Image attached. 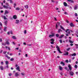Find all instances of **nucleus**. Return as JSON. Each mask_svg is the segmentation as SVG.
Masks as SVG:
<instances>
[{
    "label": "nucleus",
    "instance_id": "f257e3e1",
    "mask_svg": "<svg viewBox=\"0 0 78 78\" xmlns=\"http://www.w3.org/2000/svg\"><path fill=\"white\" fill-rule=\"evenodd\" d=\"M56 48H57V51H58L59 53H62V52H61V50H60V48H59V47L58 46V45H56Z\"/></svg>",
    "mask_w": 78,
    "mask_h": 78
},
{
    "label": "nucleus",
    "instance_id": "f03ea898",
    "mask_svg": "<svg viewBox=\"0 0 78 78\" xmlns=\"http://www.w3.org/2000/svg\"><path fill=\"white\" fill-rule=\"evenodd\" d=\"M56 48H57V51H58L59 53H62V52H61V50H60V48H59V47L58 46V45H56Z\"/></svg>",
    "mask_w": 78,
    "mask_h": 78
},
{
    "label": "nucleus",
    "instance_id": "7ed1b4c3",
    "mask_svg": "<svg viewBox=\"0 0 78 78\" xmlns=\"http://www.w3.org/2000/svg\"><path fill=\"white\" fill-rule=\"evenodd\" d=\"M56 48H57V51H58L59 53H62V52H61V50H60V48H59V47L58 46V45H56Z\"/></svg>",
    "mask_w": 78,
    "mask_h": 78
},
{
    "label": "nucleus",
    "instance_id": "20e7f679",
    "mask_svg": "<svg viewBox=\"0 0 78 78\" xmlns=\"http://www.w3.org/2000/svg\"><path fill=\"white\" fill-rule=\"evenodd\" d=\"M69 74L71 76H73V75H74V73L73 71H71L69 72Z\"/></svg>",
    "mask_w": 78,
    "mask_h": 78
},
{
    "label": "nucleus",
    "instance_id": "39448f33",
    "mask_svg": "<svg viewBox=\"0 0 78 78\" xmlns=\"http://www.w3.org/2000/svg\"><path fill=\"white\" fill-rule=\"evenodd\" d=\"M60 24H61V23L59 22H57V24H56V29H57L58 28V26H59L60 25Z\"/></svg>",
    "mask_w": 78,
    "mask_h": 78
},
{
    "label": "nucleus",
    "instance_id": "423d86ee",
    "mask_svg": "<svg viewBox=\"0 0 78 78\" xmlns=\"http://www.w3.org/2000/svg\"><path fill=\"white\" fill-rule=\"evenodd\" d=\"M68 67L69 70H70V71H71V70H72V66H71V65L70 64H69Z\"/></svg>",
    "mask_w": 78,
    "mask_h": 78
},
{
    "label": "nucleus",
    "instance_id": "0eeeda50",
    "mask_svg": "<svg viewBox=\"0 0 78 78\" xmlns=\"http://www.w3.org/2000/svg\"><path fill=\"white\" fill-rule=\"evenodd\" d=\"M69 25L71 27H75V25L72 23H71Z\"/></svg>",
    "mask_w": 78,
    "mask_h": 78
},
{
    "label": "nucleus",
    "instance_id": "6e6552de",
    "mask_svg": "<svg viewBox=\"0 0 78 78\" xmlns=\"http://www.w3.org/2000/svg\"><path fill=\"white\" fill-rule=\"evenodd\" d=\"M9 41V40H6V43L5 44H7V45H9V44H10V43H9V41Z\"/></svg>",
    "mask_w": 78,
    "mask_h": 78
},
{
    "label": "nucleus",
    "instance_id": "1a4fd4ad",
    "mask_svg": "<svg viewBox=\"0 0 78 78\" xmlns=\"http://www.w3.org/2000/svg\"><path fill=\"white\" fill-rule=\"evenodd\" d=\"M16 70H18L19 72H20V67L19 66H18L16 68Z\"/></svg>",
    "mask_w": 78,
    "mask_h": 78
},
{
    "label": "nucleus",
    "instance_id": "9d476101",
    "mask_svg": "<svg viewBox=\"0 0 78 78\" xmlns=\"http://www.w3.org/2000/svg\"><path fill=\"white\" fill-rule=\"evenodd\" d=\"M76 55V54L75 53H74L73 54H72L71 55H69L70 56H75Z\"/></svg>",
    "mask_w": 78,
    "mask_h": 78
},
{
    "label": "nucleus",
    "instance_id": "9b49d317",
    "mask_svg": "<svg viewBox=\"0 0 78 78\" xmlns=\"http://www.w3.org/2000/svg\"><path fill=\"white\" fill-rule=\"evenodd\" d=\"M69 29H67L66 31H65L66 33H67V31H69L68 33V34H70V31L69 30Z\"/></svg>",
    "mask_w": 78,
    "mask_h": 78
},
{
    "label": "nucleus",
    "instance_id": "f8f14e48",
    "mask_svg": "<svg viewBox=\"0 0 78 78\" xmlns=\"http://www.w3.org/2000/svg\"><path fill=\"white\" fill-rule=\"evenodd\" d=\"M15 76L16 77L18 76H19V73H16L15 74Z\"/></svg>",
    "mask_w": 78,
    "mask_h": 78
},
{
    "label": "nucleus",
    "instance_id": "ddd939ff",
    "mask_svg": "<svg viewBox=\"0 0 78 78\" xmlns=\"http://www.w3.org/2000/svg\"><path fill=\"white\" fill-rule=\"evenodd\" d=\"M13 18L14 19H17V15H15L13 16Z\"/></svg>",
    "mask_w": 78,
    "mask_h": 78
},
{
    "label": "nucleus",
    "instance_id": "4468645a",
    "mask_svg": "<svg viewBox=\"0 0 78 78\" xmlns=\"http://www.w3.org/2000/svg\"><path fill=\"white\" fill-rule=\"evenodd\" d=\"M9 13V12L7 10H5V12L4 13V14L5 15V14H7Z\"/></svg>",
    "mask_w": 78,
    "mask_h": 78
},
{
    "label": "nucleus",
    "instance_id": "2eb2a0df",
    "mask_svg": "<svg viewBox=\"0 0 78 78\" xmlns=\"http://www.w3.org/2000/svg\"><path fill=\"white\" fill-rule=\"evenodd\" d=\"M63 31L61 30V29H59L58 30V33H60V32H62Z\"/></svg>",
    "mask_w": 78,
    "mask_h": 78
},
{
    "label": "nucleus",
    "instance_id": "dca6fc26",
    "mask_svg": "<svg viewBox=\"0 0 78 78\" xmlns=\"http://www.w3.org/2000/svg\"><path fill=\"white\" fill-rule=\"evenodd\" d=\"M51 36H52L53 37H54L55 36V34L52 33V35H50L49 36V37H51Z\"/></svg>",
    "mask_w": 78,
    "mask_h": 78
},
{
    "label": "nucleus",
    "instance_id": "f3484780",
    "mask_svg": "<svg viewBox=\"0 0 78 78\" xmlns=\"http://www.w3.org/2000/svg\"><path fill=\"white\" fill-rule=\"evenodd\" d=\"M63 4L65 6H67V4L66 2H64Z\"/></svg>",
    "mask_w": 78,
    "mask_h": 78
},
{
    "label": "nucleus",
    "instance_id": "a211bd4d",
    "mask_svg": "<svg viewBox=\"0 0 78 78\" xmlns=\"http://www.w3.org/2000/svg\"><path fill=\"white\" fill-rule=\"evenodd\" d=\"M7 28V27H4V31H5V32H6V31Z\"/></svg>",
    "mask_w": 78,
    "mask_h": 78
},
{
    "label": "nucleus",
    "instance_id": "6ab92c4d",
    "mask_svg": "<svg viewBox=\"0 0 78 78\" xmlns=\"http://www.w3.org/2000/svg\"><path fill=\"white\" fill-rule=\"evenodd\" d=\"M12 38L13 39H17V37L14 36H12Z\"/></svg>",
    "mask_w": 78,
    "mask_h": 78
},
{
    "label": "nucleus",
    "instance_id": "aec40b11",
    "mask_svg": "<svg viewBox=\"0 0 78 78\" xmlns=\"http://www.w3.org/2000/svg\"><path fill=\"white\" fill-rule=\"evenodd\" d=\"M3 7H4V8H5V9H8V8H9V7H8L7 6H6L5 5H3Z\"/></svg>",
    "mask_w": 78,
    "mask_h": 78
},
{
    "label": "nucleus",
    "instance_id": "412c9836",
    "mask_svg": "<svg viewBox=\"0 0 78 78\" xmlns=\"http://www.w3.org/2000/svg\"><path fill=\"white\" fill-rule=\"evenodd\" d=\"M0 69L1 70H3V69H4V68H3V66H0Z\"/></svg>",
    "mask_w": 78,
    "mask_h": 78
},
{
    "label": "nucleus",
    "instance_id": "4be33fe9",
    "mask_svg": "<svg viewBox=\"0 0 78 78\" xmlns=\"http://www.w3.org/2000/svg\"><path fill=\"white\" fill-rule=\"evenodd\" d=\"M69 55V52H66V53H64L63 54V55H64V56H66V55Z\"/></svg>",
    "mask_w": 78,
    "mask_h": 78
},
{
    "label": "nucleus",
    "instance_id": "5701e85b",
    "mask_svg": "<svg viewBox=\"0 0 78 78\" xmlns=\"http://www.w3.org/2000/svg\"><path fill=\"white\" fill-rule=\"evenodd\" d=\"M19 23V20H16V23L17 24Z\"/></svg>",
    "mask_w": 78,
    "mask_h": 78
},
{
    "label": "nucleus",
    "instance_id": "b1692460",
    "mask_svg": "<svg viewBox=\"0 0 78 78\" xmlns=\"http://www.w3.org/2000/svg\"><path fill=\"white\" fill-rule=\"evenodd\" d=\"M24 7H25V8L26 9H28V5H25Z\"/></svg>",
    "mask_w": 78,
    "mask_h": 78
},
{
    "label": "nucleus",
    "instance_id": "393cba45",
    "mask_svg": "<svg viewBox=\"0 0 78 78\" xmlns=\"http://www.w3.org/2000/svg\"><path fill=\"white\" fill-rule=\"evenodd\" d=\"M59 69L60 70H62V69H63V68H62V67L59 66Z\"/></svg>",
    "mask_w": 78,
    "mask_h": 78
},
{
    "label": "nucleus",
    "instance_id": "a878e982",
    "mask_svg": "<svg viewBox=\"0 0 78 78\" xmlns=\"http://www.w3.org/2000/svg\"><path fill=\"white\" fill-rule=\"evenodd\" d=\"M60 64H62V65H63V66H65V64H64V63L63 62H60Z\"/></svg>",
    "mask_w": 78,
    "mask_h": 78
},
{
    "label": "nucleus",
    "instance_id": "bb28decb",
    "mask_svg": "<svg viewBox=\"0 0 78 78\" xmlns=\"http://www.w3.org/2000/svg\"><path fill=\"white\" fill-rule=\"evenodd\" d=\"M5 56H6V57L8 58L9 59H10V57H9L6 54L5 55Z\"/></svg>",
    "mask_w": 78,
    "mask_h": 78
},
{
    "label": "nucleus",
    "instance_id": "cd10ccee",
    "mask_svg": "<svg viewBox=\"0 0 78 78\" xmlns=\"http://www.w3.org/2000/svg\"><path fill=\"white\" fill-rule=\"evenodd\" d=\"M9 64V62L8 61H7L5 62L6 65H8Z\"/></svg>",
    "mask_w": 78,
    "mask_h": 78
},
{
    "label": "nucleus",
    "instance_id": "c85d7f7f",
    "mask_svg": "<svg viewBox=\"0 0 78 78\" xmlns=\"http://www.w3.org/2000/svg\"><path fill=\"white\" fill-rule=\"evenodd\" d=\"M7 23H8V21H5L4 22V23L5 24V25H7Z\"/></svg>",
    "mask_w": 78,
    "mask_h": 78
},
{
    "label": "nucleus",
    "instance_id": "c756f323",
    "mask_svg": "<svg viewBox=\"0 0 78 78\" xmlns=\"http://www.w3.org/2000/svg\"><path fill=\"white\" fill-rule=\"evenodd\" d=\"M60 28H61V29H62L64 31H65V29L62 27V26H60Z\"/></svg>",
    "mask_w": 78,
    "mask_h": 78
},
{
    "label": "nucleus",
    "instance_id": "7c9ffc66",
    "mask_svg": "<svg viewBox=\"0 0 78 78\" xmlns=\"http://www.w3.org/2000/svg\"><path fill=\"white\" fill-rule=\"evenodd\" d=\"M16 10H20V8L19 7H17L16 8Z\"/></svg>",
    "mask_w": 78,
    "mask_h": 78
},
{
    "label": "nucleus",
    "instance_id": "2f4dec72",
    "mask_svg": "<svg viewBox=\"0 0 78 78\" xmlns=\"http://www.w3.org/2000/svg\"><path fill=\"white\" fill-rule=\"evenodd\" d=\"M78 9V6H75L74 7V9L75 10H76V9Z\"/></svg>",
    "mask_w": 78,
    "mask_h": 78
},
{
    "label": "nucleus",
    "instance_id": "473e14b6",
    "mask_svg": "<svg viewBox=\"0 0 78 78\" xmlns=\"http://www.w3.org/2000/svg\"><path fill=\"white\" fill-rule=\"evenodd\" d=\"M69 42L70 43H73V41H71V40H70V39L69 40Z\"/></svg>",
    "mask_w": 78,
    "mask_h": 78
},
{
    "label": "nucleus",
    "instance_id": "72a5a7b5",
    "mask_svg": "<svg viewBox=\"0 0 78 78\" xmlns=\"http://www.w3.org/2000/svg\"><path fill=\"white\" fill-rule=\"evenodd\" d=\"M2 45H6V43H2Z\"/></svg>",
    "mask_w": 78,
    "mask_h": 78
},
{
    "label": "nucleus",
    "instance_id": "f704fd0d",
    "mask_svg": "<svg viewBox=\"0 0 78 78\" xmlns=\"http://www.w3.org/2000/svg\"><path fill=\"white\" fill-rule=\"evenodd\" d=\"M59 41L60 42V43H61V44H62V40L60 39Z\"/></svg>",
    "mask_w": 78,
    "mask_h": 78
},
{
    "label": "nucleus",
    "instance_id": "c9c22d12",
    "mask_svg": "<svg viewBox=\"0 0 78 78\" xmlns=\"http://www.w3.org/2000/svg\"><path fill=\"white\" fill-rule=\"evenodd\" d=\"M63 36H64V34L61 35V36L59 37V38L61 39V37H62Z\"/></svg>",
    "mask_w": 78,
    "mask_h": 78
},
{
    "label": "nucleus",
    "instance_id": "e433bc0d",
    "mask_svg": "<svg viewBox=\"0 0 78 78\" xmlns=\"http://www.w3.org/2000/svg\"><path fill=\"white\" fill-rule=\"evenodd\" d=\"M74 67L76 69H77V67H78V66H77V65H75V66H74Z\"/></svg>",
    "mask_w": 78,
    "mask_h": 78
},
{
    "label": "nucleus",
    "instance_id": "4c0bfd02",
    "mask_svg": "<svg viewBox=\"0 0 78 78\" xmlns=\"http://www.w3.org/2000/svg\"><path fill=\"white\" fill-rule=\"evenodd\" d=\"M14 59L13 58H12L10 59V61H14Z\"/></svg>",
    "mask_w": 78,
    "mask_h": 78
},
{
    "label": "nucleus",
    "instance_id": "58836bf2",
    "mask_svg": "<svg viewBox=\"0 0 78 78\" xmlns=\"http://www.w3.org/2000/svg\"><path fill=\"white\" fill-rule=\"evenodd\" d=\"M59 35L58 34H56V37H59Z\"/></svg>",
    "mask_w": 78,
    "mask_h": 78
},
{
    "label": "nucleus",
    "instance_id": "ea45409f",
    "mask_svg": "<svg viewBox=\"0 0 78 78\" xmlns=\"http://www.w3.org/2000/svg\"><path fill=\"white\" fill-rule=\"evenodd\" d=\"M54 42H55V41H52V42H51V44H54Z\"/></svg>",
    "mask_w": 78,
    "mask_h": 78
},
{
    "label": "nucleus",
    "instance_id": "a19ab883",
    "mask_svg": "<svg viewBox=\"0 0 78 78\" xmlns=\"http://www.w3.org/2000/svg\"><path fill=\"white\" fill-rule=\"evenodd\" d=\"M51 41H55V40L53 38H51L50 40Z\"/></svg>",
    "mask_w": 78,
    "mask_h": 78
},
{
    "label": "nucleus",
    "instance_id": "79ce46f5",
    "mask_svg": "<svg viewBox=\"0 0 78 78\" xmlns=\"http://www.w3.org/2000/svg\"><path fill=\"white\" fill-rule=\"evenodd\" d=\"M65 62L66 63H68V62H69V60H66L65 61Z\"/></svg>",
    "mask_w": 78,
    "mask_h": 78
},
{
    "label": "nucleus",
    "instance_id": "37998d69",
    "mask_svg": "<svg viewBox=\"0 0 78 78\" xmlns=\"http://www.w3.org/2000/svg\"><path fill=\"white\" fill-rule=\"evenodd\" d=\"M51 2L52 3H55V1H54V0H51Z\"/></svg>",
    "mask_w": 78,
    "mask_h": 78
},
{
    "label": "nucleus",
    "instance_id": "c03bdc74",
    "mask_svg": "<svg viewBox=\"0 0 78 78\" xmlns=\"http://www.w3.org/2000/svg\"><path fill=\"white\" fill-rule=\"evenodd\" d=\"M24 34H27V30H24Z\"/></svg>",
    "mask_w": 78,
    "mask_h": 78
},
{
    "label": "nucleus",
    "instance_id": "a18cd8bd",
    "mask_svg": "<svg viewBox=\"0 0 78 78\" xmlns=\"http://www.w3.org/2000/svg\"><path fill=\"white\" fill-rule=\"evenodd\" d=\"M70 3H74V2L73 0H71V1H70Z\"/></svg>",
    "mask_w": 78,
    "mask_h": 78
},
{
    "label": "nucleus",
    "instance_id": "49530a36",
    "mask_svg": "<svg viewBox=\"0 0 78 78\" xmlns=\"http://www.w3.org/2000/svg\"><path fill=\"white\" fill-rule=\"evenodd\" d=\"M70 48H69L67 49H66V50L67 51H69V50H70Z\"/></svg>",
    "mask_w": 78,
    "mask_h": 78
},
{
    "label": "nucleus",
    "instance_id": "de8ad7c7",
    "mask_svg": "<svg viewBox=\"0 0 78 78\" xmlns=\"http://www.w3.org/2000/svg\"><path fill=\"white\" fill-rule=\"evenodd\" d=\"M21 74L23 76V75H25V74H24V73H21Z\"/></svg>",
    "mask_w": 78,
    "mask_h": 78
},
{
    "label": "nucleus",
    "instance_id": "09e8293b",
    "mask_svg": "<svg viewBox=\"0 0 78 78\" xmlns=\"http://www.w3.org/2000/svg\"><path fill=\"white\" fill-rule=\"evenodd\" d=\"M4 19H5V20H6V19H7V18H6V17L5 16H4Z\"/></svg>",
    "mask_w": 78,
    "mask_h": 78
},
{
    "label": "nucleus",
    "instance_id": "8fccbe9b",
    "mask_svg": "<svg viewBox=\"0 0 78 78\" xmlns=\"http://www.w3.org/2000/svg\"><path fill=\"white\" fill-rule=\"evenodd\" d=\"M9 76H11L12 75V74L11 73H9Z\"/></svg>",
    "mask_w": 78,
    "mask_h": 78
},
{
    "label": "nucleus",
    "instance_id": "3c124183",
    "mask_svg": "<svg viewBox=\"0 0 78 78\" xmlns=\"http://www.w3.org/2000/svg\"><path fill=\"white\" fill-rule=\"evenodd\" d=\"M75 16H76V17L78 16V14L76 13H75Z\"/></svg>",
    "mask_w": 78,
    "mask_h": 78
},
{
    "label": "nucleus",
    "instance_id": "603ef678",
    "mask_svg": "<svg viewBox=\"0 0 78 78\" xmlns=\"http://www.w3.org/2000/svg\"><path fill=\"white\" fill-rule=\"evenodd\" d=\"M10 3H12V0H10Z\"/></svg>",
    "mask_w": 78,
    "mask_h": 78
},
{
    "label": "nucleus",
    "instance_id": "864d4df0",
    "mask_svg": "<svg viewBox=\"0 0 78 78\" xmlns=\"http://www.w3.org/2000/svg\"><path fill=\"white\" fill-rule=\"evenodd\" d=\"M10 34H12V31H10Z\"/></svg>",
    "mask_w": 78,
    "mask_h": 78
},
{
    "label": "nucleus",
    "instance_id": "5fc2aeb1",
    "mask_svg": "<svg viewBox=\"0 0 78 78\" xmlns=\"http://www.w3.org/2000/svg\"><path fill=\"white\" fill-rule=\"evenodd\" d=\"M0 25L1 27H2V23L1 22H0Z\"/></svg>",
    "mask_w": 78,
    "mask_h": 78
},
{
    "label": "nucleus",
    "instance_id": "6e6d98bb",
    "mask_svg": "<svg viewBox=\"0 0 78 78\" xmlns=\"http://www.w3.org/2000/svg\"><path fill=\"white\" fill-rule=\"evenodd\" d=\"M6 53H7V52L6 51H4L3 52L4 54H6Z\"/></svg>",
    "mask_w": 78,
    "mask_h": 78
},
{
    "label": "nucleus",
    "instance_id": "4d7b16f0",
    "mask_svg": "<svg viewBox=\"0 0 78 78\" xmlns=\"http://www.w3.org/2000/svg\"><path fill=\"white\" fill-rule=\"evenodd\" d=\"M1 64L2 65H3V62H1Z\"/></svg>",
    "mask_w": 78,
    "mask_h": 78
},
{
    "label": "nucleus",
    "instance_id": "13d9d810",
    "mask_svg": "<svg viewBox=\"0 0 78 78\" xmlns=\"http://www.w3.org/2000/svg\"><path fill=\"white\" fill-rule=\"evenodd\" d=\"M6 5H7V6H9V5H8V3H6Z\"/></svg>",
    "mask_w": 78,
    "mask_h": 78
},
{
    "label": "nucleus",
    "instance_id": "bf43d9fd",
    "mask_svg": "<svg viewBox=\"0 0 78 78\" xmlns=\"http://www.w3.org/2000/svg\"><path fill=\"white\" fill-rule=\"evenodd\" d=\"M14 6H17V5H16V4L14 3Z\"/></svg>",
    "mask_w": 78,
    "mask_h": 78
},
{
    "label": "nucleus",
    "instance_id": "052dcab7",
    "mask_svg": "<svg viewBox=\"0 0 78 78\" xmlns=\"http://www.w3.org/2000/svg\"><path fill=\"white\" fill-rule=\"evenodd\" d=\"M70 45H71V46H73V44L72 43H71L70 44Z\"/></svg>",
    "mask_w": 78,
    "mask_h": 78
},
{
    "label": "nucleus",
    "instance_id": "680f3d73",
    "mask_svg": "<svg viewBox=\"0 0 78 78\" xmlns=\"http://www.w3.org/2000/svg\"><path fill=\"white\" fill-rule=\"evenodd\" d=\"M23 44L25 45H27V44L25 42H24Z\"/></svg>",
    "mask_w": 78,
    "mask_h": 78
},
{
    "label": "nucleus",
    "instance_id": "e2e57ef3",
    "mask_svg": "<svg viewBox=\"0 0 78 78\" xmlns=\"http://www.w3.org/2000/svg\"><path fill=\"white\" fill-rule=\"evenodd\" d=\"M75 57H73V58H72V59H73V60L75 59Z\"/></svg>",
    "mask_w": 78,
    "mask_h": 78
},
{
    "label": "nucleus",
    "instance_id": "0e129e2a",
    "mask_svg": "<svg viewBox=\"0 0 78 78\" xmlns=\"http://www.w3.org/2000/svg\"><path fill=\"white\" fill-rule=\"evenodd\" d=\"M25 56L26 57H28V55L27 54H25Z\"/></svg>",
    "mask_w": 78,
    "mask_h": 78
},
{
    "label": "nucleus",
    "instance_id": "69168bd1",
    "mask_svg": "<svg viewBox=\"0 0 78 78\" xmlns=\"http://www.w3.org/2000/svg\"><path fill=\"white\" fill-rule=\"evenodd\" d=\"M0 9H3V7H0Z\"/></svg>",
    "mask_w": 78,
    "mask_h": 78
},
{
    "label": "nucleus",
    "instance_id": "338daca9",
    "mask_svg": "<svg viewBox=\"0 0 78 78\" xmlns=\"http://www.w3.org/2000/svg\"><path fill=\"white\" fill-rule=\"evenodd\" d=\"M1 13H3V10H1Z\"/></svg>",
    "mask_w": 78,
    "mask_h": 78
},
{
    "label": "nucleus",
    "instance_id": "774afa93",
    "mask_svg": "<svg viewBox=\"0 0 78 78\" xmlns=\"http://www.w3.org/2000/svg\"><path fill=\"white\" fill-rule=\"evenodd\" d=\"M7 34H8L9 35L10 34V32H7Z\"/></svg>",
    "mask_w": 78,
    "mask_h": 78
}]
</instances>
